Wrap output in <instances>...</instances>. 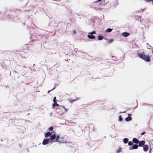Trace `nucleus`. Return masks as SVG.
I'll list each match as a JSON object with an SVG mask.
<instances>
[{
    "label": "nucleus",
    "instance_id": "f257e3e1",
    "mask_svg": "<svg viewBox=\"0 0 153 153\" xmlns=\"http://www.w3.org/2000/svg\"><path fill=\"white\" fill-rule=\"evenodd\" d=\"M50 136V141L51 143L58 142L61 143L65 142L62 137H59V135L56 134L55 132H51L50 131L45 133V136L47 138Z\"/></svg>",
    "mask_w": 153,
    "mask_h": 153
},
{
    "label": "nucleus",
    "instance_id": "f03ea898",
    "mask_svg": "<svg viewBox=\"0 0 153 153\" xmlns=\"http://www.w3.org/2000/svg\"><path fill=\"white\" fill-rule=\"evenodd\" d=\"M140 58L146 62H149L150 60V57L148 56L145 55L144 53H141L139 55Z\"/></svg>",
    "mask_w": 153,
    "mask_h": 153
},
{
    "label": "nucleus",
    "instance_id": "7ed1b4c3",
    "mask_svg": "<svg viewBox=\"0 0 153 153\" xmlns=\"http://www.w3.org/2000/svg\"><path fill=\"white\" fill-rule=\"evenodd\" d=\"M138 148V146L137 145L134 144L132 145V146H130L129 147V150H132L134 149H137Z\"/></svg>",
    "mask_w": 153,
    "mask_h": 153
},
{
    "label": "nucleus",
    "instance_id": "20e7f679",
    "mask_svg": "<svg viewBox=\"0 0 153 153\" xmlns=\"http://www.w3.org/2000/svg\"><path fill=\"white\" fill-rule=\"evenodd\" d=\"M49 142H50V140L48 139H45L43 140L42 142V144L43 145H46L49 143Z\"/></svg>",
    "mask_w": 153,
    "mask_h": 153
},
{
    "label": "nucleus",
    "instance_id": "39448f33",
    "mask_svg": "<svg viewBox=\"0 0 153 153\" xmlns=\"http://www.w3.org/2000/svg\"><path fill=\"white\" fill-rule=\"evenodd\" d=\"M128 117L125 118V120L126 121H129L131 120L132 118L131 117V114H128Z\"/></svg>",
    "mask_w": 153,
    "mask_h": 153
},
{
    "label": "nucleus",
    "instance_id": "423d86ee",
    "mask_svg": "<svg viewBox=\"0 0 153 153\" xmlns=\"http://www.w3.org/2000/svg\"><path fill=\"white\" fill-rule=\"evenodd\" d=\"M145 142L144 140H142L139 142V146L140 147L143 146L145 144Z\"/></svg>",
    "mask_w": 153,
    "mask_h": 153
},
{
    "label": "nucleus",
    "instance_id": "0eeeda50",
    "mask_svg": "<svg viewBox=\"0 0 153 153\" xmlns=\"http://www.w3.org/2000/svg\"><path fill=\"white\" fill-rule=\"evenodd\" d=\"M143 150L144 152H146L148 149V146L147 145H144L143 146Z\"/></svg>",
    "mask_w": 153,
    "mask_h": 153
},
{
    "label": "nucleus",
    "instance_id": "6e6552de",
    "mask_svg": "<svg viewBox=\"0 0 153 153\" xmlns=\"http://www.w3.org/2000/svg\"><path fill=\"white\" fill-rule=\"evenodd\" d=\"M132 141L134 143L136 144L138 143L139 142V140L136 138H133V139Z\"/></svg>",
    "mask_w": 153,
    "mask_h": 153
},
{
    "label": "nucleus",
    "instance_id": "1a4fd4ad",
    "mask_svg": "<svg viewBox=\"0 0 153 153\" xmlns=\"http://www.w3.org/2000/svg\"><path fill=\"white\" fill-rule=\"evenodd\" d=\"M90 39H94L95 38V36L89 34L87 36Z\"/></svg>",
    "mask_w": 153,
    "mask_h": 153
},
{
    "label": "nucleus",
    "instance_id": "9d476101",
    "mask_svg": "<svg viewBox=\"0 0 153 153\" xmlns=\"http://www.w3.org/2000/svg\"><path fill=\"white\" fill-rule=\"evenodd\" d=\"M122 35L125 37H126L129 35V33H123Z\"/></svg>",
    "mask_w": 153,
    "mask_h": 153
},
{
    "label": "nucleus",
    "instance_id": "9b49d317",
    "mask_svg": "<svg viewBox=\"0 0 153 153\" xmlns=\"http://www.w3.org/2000/svg\"><path fill=\"white\" fill-rule=\"evenodd\" d=\"M103 38V37L101 36H99L98 37V39L99 40H102Z\"/></svg>",
    "mask_w": 153,
    "mask_h": 153
},
{
    "label": "nucleus",
    "instance_id": "f8f14e48",
    "mask_svg": "<svg viewBox=\"0 0 153 153\" xmlns=\"http://www.w3.org/2000/svg\"><path fill=\"white\" fill-rule=\"evenodd\" d=\"M123 142L124 143H127L128 141V139L127 138H124L123 139Z\"/></svg>",
    "mask_w": 153,
    "mask_h": 153
},
{
    "label": "nucleus",
    "instance_id": "ddd939ff",
    "mask_svg": "<svg viewBox=\"0 0 153 153\" xmlns=\"http://www.w3.org/2000/svg\"><path fill=\"white\" fill-rule=\"evenodd\" d=\"M112 29L108 28L105 31V32H110L112 31Z\"/></svg>",
    "mask_w": 153,
    "mask_h": 153
},
{
    "label": "nucleus",
    "instance_id": "4468645a",
    "mask_svg": "<svg viewBox=\"0 0 153 153\" xmlns=\"http://www.w3.org/2000/svg\"><path fill=\"white\" fill-rule=\"evenodd\" d=\"M54 102V103H53L52 105H53V107H55V106H59V105L56 103V102Z\"/></svg>",
    "mask_w": 153,
    "mask_h": 153
},
{
    "label": "nucleus",
    "instance_id": "2eb2a0df",
    "mask_svg": "<svg viewBox=\"0 0 153 153\" xmlns=\"http://www.w3.org/2000/svg\"><path fill=\"white\" fill-rule=\"evenodd\" d=\"M113 42V39H111L108 40V42L109 43H112Z\"/></svg>",
    "mask_w": 153,
    "mask_h": 153
},
{
    "label": "nucleus",
    "instance_id": "dca6fc26",
    "mask_svg": "<svg viewBox=\"0 0 153 153\" xmlns=\"http://www.w3.org/2000/svg\"><path fill=\"white\" fill-rule=\"evenodd\" d=\"M95 33H96L95 32L93 31L92 32H91L89 33L88 34H90V35H92V34H95Z\"/></svg>",
    "mask_w": 153,
    "mask_h": 153
},
{
    "label": "nucleus",
    "instance_id": "f3484780",
    "mask_svg": "<svg viewBox=\"0 0 153 153\" xmlns=\"http://www.w3.org/2000/svg\"><path fill=\"white\" fill-rule=\"evenodd\" d=\"M121 149L120 148H119L116 151L117 153H119L120 152H121Z\"/></svg>",
    "mask_w": 153,
    "mask_h": 153
},
{
    "label": "nucleus",
    "instance_id": "a211bd4d",
    "mask_svg": "<svg viewBox=\"0 0 153 153\" xmlns=\"http://www.w3.org/2000/svg\"><path fill=\"white\" fill-rule=\"evenodd\" d=\"M122 120V118L121 117V116H119V120L120 121H121Z\"/></svg>",
    "mask_w": 153,
    "mask_h": 153
},
{
    "label": "nucleus",
    "instance_id": "6ab92c4d",
    "mask_svg": "<svg viewBox=\"0 0 153 153\" xmlns=\"http://www.w3.org/2000/svg\"><path fill=\"white\" fill-rule=\"evenodd\" d=\"M128 144L129 146H131L132 144V143L131 141H129L128 142Z\"/></svg>",
    "mask_w": 153,
    "mask_h": 153
},
{
    "label": "nucleus",
    "instance_id": "aec40b11",
    "mask_svg": "<svg viewBox=\"0 0 153 153\" xmlns=\"http://www.w3.org/2000/svg\"><path fill=\"white\" fill-rule=\"evenodd\" d=\"M53 128L52 127H50L48 129V130L50 131H52L53 130Z\"/></svg>",
    "mask_w": 153,
    "mask_h": 153
},
{
    "label": "nucleus",
    "instance_id": "412c9836",
    "mask_svg": "<svg viewBox=\"0 0 153 153\" xmlns=\"http://www.w3.org/2000/svg\"><path fill=\"white\" fill-rule=\"evenodd\" d=\"M56 97H54V98H53V102H56Z\"/></svg>",
    "mask_w": 153,
    "mask_h": 153
},
{
    "label": "nucleus",
    "instance_id": "4be33fe9",
    "mask_svg": "<svg viewBox=\"0 0 153 153\" xmlns=\"http://www.w3.org/2000/svg\"><path fill=\"white\" fill-rule=\"evenodd\" d=\"M145 134V132H143L141 134V135H143L144 134Z\"/></svg>",
    "mask_w": 153,
    "mask_h": 153
},
{
    "label": "nucleus",
    "instance_id": "5701e85b",
    "mask_svg": "<svg viewBox=\"0 0 153 153\" xmlns=\"http://www.w3.org/2000/svg\"><path fill=\"white\" fill-rule=\"evenodd\" d=\"M63 108L66 111H67V109L65 108V107L64 106L63 107Z\"/></svg>",
    "mask_w": 153,
    "mask_h": 153
},
{
    "label": "nucleus",
    "instance_id": "b1692460",
    "mask_svg": "<svg viewBox=\"0 0 153 153\" xmlns=\"http://www.w3.org/2000/svg\"><path fill=\"white\" fill-rule=\"evenodd\" d=\"M101 0H98L97 1V2H99L100 1H101Z\"/></svg>",
    "mask_w": 153,
    "mask_h": 153
},
{
    "label": "nucleus",
    "instance_id": "393cba45",
    "mask_svg": "<svg viewBox=\"0 0 153 153\" xmlns=\"http://www.w3.org/2000/svg\"><path fill=\"white\" fill-rule=\"evenodd\" d=\"M150 1H152V4H153V0H150Z\"/></svg>",
    "mask_w": 153,
    "mask_h": 153
},
{
    "label": "nucleus",
    "instance_id": "a878e982",
    "mask_svg": "<svg viewBox=\"0 0 153 153\" xmlns=\"http://www.w3.org/2000/svg\"><path fill=\"white\" fill-rule=\"evenodd\" d=\"M50 91H48V93H49L50 92Z\"/></svg>",
    "mask_w": 153,
    "mask_h": 153
},
{
    "label": "nucleus",
    "instance_id": "bb28decb",
    "mask_svg": "<svg viewBox=\"0 0 153 153\" xmlns=\"http://www.w3.org/2000/svg\"><path fill=\"white\" fill-rule=\"evenodd\" d=\"M150 151H151V150H150V151H149V153H150Z\"/></svg>",
    "mask_w": 153,
    "mask_h": 153
},
{
    "label": "nucleus",
    "instance_id": "cd10ccee",
    "mask_svg": "<svg viewBox=\"0 0 153 153\" xmlns=\"http://www.w3.org/2000/svg\"><path fill=\"white\" fill-rule=\"evenodd\" d=\"M152 53H153V51H152Z\"/></svg>",
    "mask_w": 153,
    "mask_h": 153
}]
</instances>
